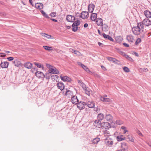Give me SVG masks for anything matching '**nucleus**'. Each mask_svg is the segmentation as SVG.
I'll use <instances>...</instances> for the list:
<instances>
[{"instance_id": "nucleus-27", "label": "nucleus", "mask_w": 151, "mask_h": 151, "mask_svg": "<svg viewBox=\"0 0 151 151\" xmlns=\"http://www.w3.org/2000/svg\"><path fill=\"white\" fill-rule=\"evenodd\" d=\"M116 138L117 140L119 141H121L126 139V138L122 135L117 136L116 137Z\"/></svg>"}, {"instance_id": "nucleus-59", "label": "nucleus", "mask_w": 151, "mask_h": 151, "mask_svg": "<svg viewBox=\"0 0 151 151\" xmlns=\"http://www.w3.org/2000/svg\"><path fill=\"white\" fill-rule=\"evenodd\" d=\"M133 53H134V54L136 56H137V57L139 56V55H138V54L137 53V52H133Z\"/></svg>"}, {"instance_id": "nucleus-2", "label": "nucleus", "mask_w": 151, "mask_h": 151, "mask_svg": "<svg viewBox=\"0 0 151 151\" xmlns=\"http://www.w3.org/2000/svg\"><path fill=\"white\" fill-rule=\"evenodd\" d=\"M49 73H46L45 74L46 75V78L47 79H49L50 78L49 75L50 73L58 74L59 73V72L55 68L52 67L49 69Z\"/></svg>"}, {"instance_id": "nucleus-64", "label": "nucleus", "mask_w": 151, "mask_h": 151, "mask_svg": "<svg viewBox=\"0 0 151 151\" xmlns=\"http://www.w3.org/2000/svg\"><path fill=\"white\" fill-rule=\"evenodd\" d=\"M98 45H99L100 46H103L102 45H103V44L102 43L100 42H99L98 43Z\"/></svg>"}, {"instance_id": "nucleus-36", "label": "nucleus", "mask_w": 151, "mask_h": 151, "mask_svg": "<svg viewBox=\"0 0 151 151\" xmlns=\"http://www.w3.org/2000/svg\"><path fill=\"white\" fill-rule=\"evenodd\" d=\"M82 68L87 72L90 73L91 72L90 70L86 66L84 65H83V67Z\"/></svg>"}, {"instance_id": "nucleus-13", "label": "nucleus", "mask_w": 151, "mask_h": 151, "mask_svg": "<svg viewBox=\"0 0 151 151\" xmlns=\"http://www.w3.org/2000/svg\"><path fill=\"white\" fill-rule=\"evenodd\" d=\"M86 105L89 108H93L95 106V104L92 101H89L86 103Z\"/></svg>"}, {"instance_id": "nucleus-17", "label": "nucleus", "mask_w": 151, "mask_h": 151, "mask_svg": "<svg viewBox=\"0 0 151 151\" xmlns=\"http://www.w3.org/2000/svg\"><path fill=\"white\" fill-rule=\"evenodd\" d=\"M107 97V95H105V96L103 97L101 96L100 97V99L101 101H103V102H110L111 101V100L108 98H106Z\"/></svg>"}, {"instance_id": "nucleus-25", "label": "nucleus", "mask_w": 151, "mask_h": 151, "mask_svg": "<svg viewBox=\"0 0 151 151\" xmlns=\"http://www.w3.org/2000/svg\"><path fill=\"white\" fill-rule=\"evenodd\" d=\"M9 65V63L7 62H1L0 64L1 67L2 68H6L8 67Z\"/></svg>"}, {"instance_id": "nucleus-61", "label": "nucleus", "mask_w": 151, "mask_h": 151, "mask_svg": "<svg viewBox=\"0 0 151 151\" xmlns=\"http://www.w3.org/2000/svg\"><path fill=\"white\" fill-rule=\"evenodd\" d=\"M50 19L51 20H52V21H53L55 22H57V20L56 19H54L51 18Z\"/></svg>"}, {"instance_id": "nucleus-3", "label": "nucleus", "mask_w": 151, "mask_h": 151, "mask_svg": "<svg viewBox=\"0 0 151 151\" xmlns=\"http://www.w3.org/2000/svg\"><path fill=\"white\" fill-rule=\"evenodd\" d=\"M105 143L107 146L111 147L113 144V142L111 139L109 137H107L105 140Z\"/></svg>"}, {"instance_id": "nucleus-53", "label": "nucleus", "mask_w": 151, "mask_h": 151, "mask_svg": "<svg viewBox=\"0 0 151 151\" xmlns=\"http://www.w3.org/2000/svg\"><path fill=\"white\" fill-rule=\"evenodd\" d=\"M123 44L125 47H129V45L126 43H124Z\"/></svg>"}, {"instance_id": "nucleus-23", "label": "nucleus", "mask_w": 151, "mask_h": 151, "mask_svg": "<svg viewBox=\"0 0 151 151\" xmlns=\"http://www.w3.org/2000/svg\"><path fill=\"white\" fill-rule=\"evenodd\" d=\"M61 79L64 81H71V79L69 77L66 76H60Z\"/></svg>"}, {"instance_id": "nucleus-29", "label": "nucleus", "mask_w": 151, "mask_h": 151, "mask_svg": "<svg viewBox=\"0 0 151 151\" xmlns=\"http://www.w3.org/2000/svg\"><path fill=\"white\" fill-rule=\"evenodd\" d=\"M40 34L43 37H46L47 39H50L51 38V35H48L45 33L41 32L40 33Z\"/></svg>"}, {"instance_id": "nucleus-43", "label": "nucleus", "mask_w": 151, "mask_h": 151, "mask_svg": "<svg viewBox=\"0 0 151 151\" xmlns=\"http://www.w3.org/2000/svg\"><path fill=\"white\" fill-rule=\"evenodd\" d=\"M71 93V92L69 90H67L66 89V91L65 93V95L66 96H68L70 95V94Z\"/></svg>"}, {"instance_id": "nucleus-22", "label": "nucleus", "mask_w": 151, "mask_h": 151, "mask_svg": "<svg viewBox=\"0 0 151 151\" xmlns=\"http://www.w3.org/2000/svg\"><path fill=\"white\" fill-rule=\"evenodd\" d=\"M97 15L96 13H93L91 14V20L93 21H95L97 19Z\"/></svg>"}, {"instance_id": "nucleus-63", "label": "nucleus", "mask_w": 151, "mask_h": 151, "mask_svg": "<svg viewBox=\"0 0 151 151\" xmlns=\"http://www.w3.org/2000/svg\"><path fill=\"white\" fill-rule=\"evenodd\" d=\"M128 132V131L126 129L125 130H124L123 133L124 134H126V132Z\"/></svg>"}, {"instance_id": "nucleus-62", "label": "nucleus", "mask_w": 151, "mask_h": 151, "mask_svg": "<svg viewBox=\"0 0 151 151\" xmlns=\"http://www.w3.org/2000/svg\"><path fill=\"white\" fill-rule=\"evenodd\" d=\"M128 59L131 61H133V60L132 59V58L130 57H129Z\"/></svg>"}, {"instance_id": "nucleus-37", "label": "nucleus", "mask_w": 151, "mask_h": 151, "mask_svg": "<svg viewBox=\"0 0 151 151\" xmlns=\"http://www.w3.org/2000/svg\"><path fill=\"white\" fill-rule=\"evenodd\" d=\"M80 24V22L79 20H77L75 22H74L73 24H72V25L75 26H78Z\"/></svg>"}, {"instance_id": "nucleus-8", "label": "nucleus", "mask_w": 151, "mask_h": 151, "mask_svg": "<svg viewBox=\"0 0 151 151\" xmlns=\"http://www.w3.org/2000/svg\"><path fill=\"white\" fill-rule=\"evenodd\" d=\"M133 33L135 35H138L140 33V30L137 27H134L132 29Z\"/></svg>"}, {"instance_id": "nucleus-12", "label": "nucleus", "mask_w": 151, "mask_h": 151, "mask_svg": "<svg viewBox=\"0 0 151 151\" xmlns=\"http://www.w3.org/2000/svg\"><path fill=\"white\" fill-rule=\"evenodd\" d=\"M96 22L98 26L101 27L103 25V19L101 18H97L96 20Z\"/></svg>"}, {"instance_id": "nucleus-28", "label": "nucleus", "mask_w": 151, "mask_h": 151, "mask_svg": "<svg viewBox=\"0 0 151 151\" xmlns=\"http://www.w3.org/2000/svg\"><path fill=\"white\" fill-rule=\"evenodd\" d=\"M102 30L103 31L106 32L108 29V26L106 24H103V26H101Z\"/></svg>"}, {"instance_id": "nucleus-41", "label": "nucleus", "mask_w": 151, "mask_h": 151, "mask_svg": "<svg viewBox=\"0 0 151 151\" xmlns=\"http://www.w3.org/2000/svg\"><path fill=\"white\" fill-rule=\"evenodd\" d=\"M116 123L118 125H121L123 123V122L120 120H117L116 122Z\"/></svg>"}, {"instance_id": "nucleus-6", "label": "nucleus", "mask_w": 151, "mask_h": 151, "mask_svg": "<svg viewBox=\"0 0 151 151\" xmlns=\"http://www.w3.org/2000/svg\"><path fill=\"white\" fill-rule=\"evenodd\" d=\"M66 19L68 22H73L75 20V18L74 16L68 15L67 16Z\"/></svg>"}, {"instance_id": "nucleus-35", "label": "nucleus", "mask_w": 151, "mask_h": 151, "mask_svg": "<svg viewBox=\"0 0 151 151\" xmlns=\"http://www.w3.org/2000/svg\"><path fill=\"white\" fill-rule=\"evenodd\" d=\"M121 147H122L123 149H124L127 148V145L126 143L125 142H122L121 143Z\"/></svg>"}, {"instance_id": "nucleus-39", "label": "nucleus", "mask_w": 151, "mask_h": 151, "mask_svg": "<svg viewBox=\"0 0 151 151\" xmlns=\"http://www.w3.org/2000/svg\"><path fill=\"white\" fill-rule=\"evenodd\" d=\"M72 27H73L72 31L74 32H76L78 28V26H74L72 25Z\"/></svg>"}, {"instance_id": "nucleus-46", "label": "nucleus", "mask_w": 151, "mask_h": 151, "mask_svg": "<svg viewBox=\"0 0 151 151\" xmlns=\"http://www.w3.org/2000/svg\"><path fill=\"white\" fill-rule=\"evenodd\" d=\"M106 39L110 40V41L112 42L114 40V39L109 35H108Z\"/></svg>"}, {"instance_id": "nucleus-44", "label": "nucleus", "mask_w": 151, "mask_h": 151, "mask_svg": "<svg viewBox=\"0 0 151 151\" xmlns=\"http://www.w3.org/2000/svg\"><path fill=\"white\" fill-rule=\"evenodd\" d=\"M41 12L42 13V14H43V15L46 18H49V17H48V15L47 14H46L45 13V12H44L43 10H41Z\"/></svg>"}, {"instance_id": "nucleus-20", "label": "nucleus", "mask_w": 151, "mask_h": 151, "mask_svg": "<svg viewBox=\"0 0 151 151\" xmlns=\"http://www.w3.org/2000/svg\"><path fill=\"white\" fill-rule=\"evenodd\" d=\"M105 118L107 121L111 122L112 121L113 117L110 114H106Z\"/></svg>"}, {"instance_id": "nucleus-5", "label": "nucleus", "mask_w": 151, "mask_h": 151, "mask_svg": "<svg viewBox=\"0 0 151 151\" xmlns=\"http://www.w3.org/2000/svg\"><path fill=\"white\" fill-rule=\"evenodd\" d=\"M143 24L145 26H149L151 25V21L148 18L144 19L142 21Z\"/></svg>"}, {"instance_id": "nucleus-14", "label": "nucleus", "mask_w": 151, "mask_h": 151, "mask_svg": "<svg viewBox=\"0 0 151 151\" xmlns=\"http://www.w3.org/2000/svg\"><path fill=\"white\" fill-rule=\"evenodd\" d=\"M127 39L129 42L132 43L133 42L134 38L132 35H129L127 36Z\"/></svg>"}, {"instance_id": "nucleus-57", "label": "nucleus", "mask_w": 151, "mask_h": 151, "mask_svg": "<svg viewBox=\"0 0 151 151\" xmlns=\"http://www.w3.org/2000/svg\"><path fill=\"white\" fill-rule=\"evenodd\" d=\"M101 67L102 69L104 70H106V68L104 66L101 65Z\"/></svg>"}, {"instance_id": "nucleus-52", "label": "nucleus", "mask_w": 151, "mask_h": 151, "mask_svg": "<svg viewBox=\"0 0 151 151\" xmlns=\"http://www.w3.org/2000/svg\"><path fill=\"white\" fill-rule=\"evenodd\" d=\"M46 65L48 68H49V69H50V68H51L52 67L51 65H50L49 64H46Z\"/></svg>"}, {"instance_id": "nucleus-7", "label": "nucleus", "mask_w": 151, "mask_h": 151, "mask_svg": "<svg viewBox=\"0 0 151 151\" xmlns=\"http://www.w3.org/2000/svg\"><path fill=\"white\" fill-rule=\"evenodd\" d=\"M88 13L87 12H82L81 14V17L84 19H86L88 18Z\"/></svg>"}, {"instance_id": "nucleus-56", "label": "nucleus", "mask_w": 151, "mask_h": 151, "mask_svg": "<svg viewBox=\"0 0 151 151\" xmlns=\"http://www.w3.org/2000/svg\"><path fill=\"white\" fill-rule=\"evenodd\" d=\"M29 2L30 3L32 6H33L34 5V4L33 2V1L32 0H29Z\"/></svg>"}, {"instance_id": "nucleus-11", "label": "nucleus", "mask_w": 151, "mask_h": 151, "mask_svg": "<svg viewBox=\"0 0 151 151\" xmlns=\"http://www.w3.org/2000/svg\"><path fill=\"white\" fill-rule=\"evenodd\" d=\"M95 6L93 4H89L88 6V11L89 12L92 13L94 10Z\"/></svg>"}, {"instance_id": "nucleus-38", "label": "nucleus", "mask_w": 151, "mask_h": 151, "mask_svg": "<svg viewBox=\"0 0 151 151\" xmlns=\"http://www.w3.org/2000/svg\"><path fill=\"white\" fill-rule=\"evenodd\" d=\"M35 64L36 66H37V67L40 68H42V69L43 68V65H42L40 63H35Z\"/></svg>"}, {"instance_id": "nucleus-10", "label": "nucleus", "mask_w": 151, "mask_h": 151, "mask_svg": "<svg viewBox=\"0 0 151 151\" xmlns=\"http://www.w3.org/2000/svg\"><path fill=\"white\" fill-rule=\"evenodd\" d=\"M71 102L73 104H77L78 102L79 101L77 98L76 96H73L71 98Z\"/></svg>"}, {"instance_id": "nucleus-26", "label": "nucleus", "mask_w": 151, "mask_h": 151, "mask_svg": "<svg viewBox=\"0 0 151 151\" xmlns=\"http://www.w3.org/2000/svg\"><path fill=\"white\" fill-rule=\"evenodd\" d=\"M35 6L37 9H41L43 8V5L41 3H36Z\"/></svg>"}, {"instance_id": "nucleus-15", "label": "nucleus", "mask_w": 151, "mask_h": 151, "mask_svg": "<svg viewBox=\"0 0 151 151\" xmlns=\"http://www.w3.org/2000/svg\"><path fill=\"white\" fill-rule=\"evenodd\" d=\"M10 64L14 65L15 66L17 67H19V65H22L21 64L20 62L17 60H15L14 61L10 62Z\"/></svg>"}, {"instance_id": "nucleus-4", "label": "nucleus", "mask_w": 151, "mask_h": 151, "mask_svg": "<svg viewBox=\"0 0 151 151\" xmlns=\"http://www.w3.org/2000/svg\"><path fill=\"white\" fill-rule=\"evenodd\" d=\"M77 104V107L80 109H84L86 103L83 101H81L78 102Z\"/></svg>"}, {"instance_id": "nucleus-33", "label": "nucleus", "mask_w": 151, "mask_h": 151, "mask_svg": "<svg viewBox=\"0 0 151 151\" xmlns=\"http://www.w3.org/2000/svg\"><path fill=\"white\" fill-rule=\"evenodd\" d=\"M100 141V138L96 137L92 141V143L94 144H97Z\"/></svg>"}, {"instance_id": "nucleus-58", "label": "nucleus", "mask_w": 151, "mask_h": 151, "mask_svg": "<svg viewBox=\"0 0 151 151\" xmlns=\"http://www.w3.org/2000/svg\"><path fill=\"white\" fill-rule=\"evenodd\" d=\"M78 83L81 85L82 84H83V83L81 81L78 80Z\"/></svg>"}, {"instance_id": "nucleus-48", "label": "nucleus", "mask_w": 151, "mask_h": 151, "mask_svg": "<svg viewBox=\"0 0 151 151\" xmlns=\"http://www.w3.org/2000/svg\"><path fill=\"white\" fill-rule=\"evenodd\" d=\"M50 15L51 17H55L56 16V13L55 12H52L50 14Z\"/></svg>"}, {"instance_id": "nucleus-32", "label": "nucleus", "mask_w": 151, "mask_h": 151, "mask_svg": "<svg viewBox=\"0 0 151 151\" xmlns=\"http://www.w3.org/2000/svg\"><path fill=\"white\" fill-rule=\"evenodd\" d=\"M144 25L143 24V22L142 23H138L137 24V27H138L139 29L141 30L144 28V26L143 25Z\"/></svg>"}, {"instance_id": "nucleus-42", "label": "nucleus", "mask_w": 151, "mask_h": 151, "mask_svg": "<svg viewBox=\"0 0 151 151\" xmlns=\"http://www.w3.org/2000/svg\"><path fill=\"white\" fill-rule=\"evenodd\" d=\"M73 51H72V52H73L75 54L78 55H80L81 53L80 52L77 50H72Z\"/></svg>"}, {"instance_id": "nucleus-31", "label": "nucleus", "mask_w": 151, "mask_h": 151, "mask_svg": "<svg viewBox=\"0 0 151 151\" xmlns=\"http://www.w3.org/2000/svg\"><path fill=\"white\" fill-rule=\"evenodd\" d=\"M115 40L117 42H121L123 40V38L121 36H117L115 38Z\"/></svg>"}, {"instance_id": "nucleus-49", "label": "nucleus", "mask_w": 151, "mask_h": 151, "mask_svg": "<svg viewBox=\"0 0 151 151\" xmlns=\"http://www.w3.org/2000/svg\"><path fill=\"white\" fill-rule=\"evenodd\" d=\"M81 86L83 88L84 90L87 88L86 85L84 84L83 83V84H82Z\"/></svg>"}, {"instance_id": "nucleus-1", "label": "nucleus", "mask_w": 151, "mask_h": 151, "mask_svg": "<svg viewBox=\"0 0 151 151\" xmlns=\"http://www.w3.org/2000/svg\"><path fill=\"white\" fill-rule=\"evenodd\" d=\"M104 118V114L102 113H99L98 114L97 116V120H96L94 122V125L97 127H100V126H101V121Z\"/></svg>"}, {"instance_id": "nucleus-24", "label": "nucleus", "mask_w": 151, "mask_h": 151, "mask_svg": "<svg viewBox=\"0 0 151 151\" xmlns=\"http://www.w3.org/2000/svg\"><path fill=\"white\" fill-rule=\"evenodd\" d=\"M24 66L28 69H30L32 68V65L31 63L28 62L25 63Z\"/></svg>"}, {"instance_id": "nucleus-9", "label": "nucleus", "mask_w": 151, "mask_h": 151, "mask_svg": "<svg viewBox=\"0 0 151 151\" xmlns=\"http://www.w3.org/2000/svg\"><path fill=\"white\" fill-rule=\"evenodd\" d=\"M35 75L39 78H43L45 76L42 72L39 71H37L36 72Z\"/></svg>"}, {"instance_id": "nucleus-54", "label": "nucleus", "mask_w": 151, "mask_h": 151, "mask_svg": "<svg viewBox=\"0 0 151 151\" xmlns=\"http://www.w3.org/2000/svg\"><path fill=\"white\" fill-rule=\"evenodd\" d=\"M137 133L140 136H143V135L142 134V133L139 131H138L137 132Z\"/></svg>"}, {"instance_id": "nucleus-60", "label": "nucleus", "mask_w": 151, "mask_h": 151, "mask_svg": "<svg viewBox=\"0 0 151 151\" xmlns=\"http://www.w3.org/2000/svg\"><path fill=\"white\" fill-rule=\"evenodd\" d=\"M88 24L87 23H85L84 25V27L85 28H86L87 27H88Z\"/></svg>"}, {"instance_id": "nucleus-19", "label": "nucleus", "mask_w": 151, "mask_h": 151, "mask_svg": "<svg viewBox=\"0 0 151 151\" xmlns=\"http://www.w3.org/2000/svg\"><path fill=\"white\" fill-rule=\"evenodd\" d=\"M58 89H60L61 91L64 89L65 86L64 84L61 82H59L56 85Z\"/></svg>"}, {"instance_id": "nucleus-21", "label": "nucleus", "mask_w": 151, "mask_h": 151, "mask_svg": "<svg viewBox=\"0 0 151 151\" xmlns=\"http://www.w3.org/2000/svg\"><path fill=\"white\" fill-rule=\"evenodd\" d=\"M100 125H101L100 127L102 126L104 128H105L106 129H108L109 128V123L107 122H103L102 125L101 123Z\"/></svg>"}, {"instance_id": "nucleus-47", "label": "nucleus", "mask_w": 151, "mask_h": 151, "mask_svg": "<svg viewBox=\"0 0 151 151\" xmlns=\"http://www.w3.org/2000/svg\"><path fill=\"white\" fill-rule=\"evenodd\" d=\"M123 70L126 72H128L129 71V70L128 68L126 67H124L123 68Z\"/></svg>"}, {"instance_id": "nucleus-18", "label": "nucleus", "mask_w": 151, "mask_h": 151, "mask_svg": "<svg viewBox=\"0 0 151 151\" xmlns=\"http://www.w3.org/2000/svg\"><path fill=\"white\" fill-rule=\"evenodd\" d=\"M144 13L147 18L149 19L151 18V12L150 11L147 10H145Z\"/></svg>"}, {"instance_id": "nucleus-45", "label": "nucleus", "mask_w": 151, "mask_h": 151, "mask_svg": "<svg viewBox=\"0 0 151 151\" xmlns=\"http://www.w3.org/2000/svg\"><path fill=\"white\" fill-rule=\"evenodd\" d=\"M141 40L140 38H138L137 39L136 41L135 44L136 45L138 44L141 42Z\"/></svg>"}, {"instance_id": "nucleus-55", "label": "nucleus", "mask_w": 151, "mask_h": 151, "mask_svg": "<svg viewBox=\"0 0 151 151\" xmlns=\"http://www.w3.org/2000/svg\"><path fill=\"white\" fill-rule=\"evenodd\" d=\"M77 63L79 65H80L82 67H83V65H84L82 64L80 62H78Z\"/></svg>"}, {"instance_id": "nucleus-34", "label": "nucleus", "mask_w": 151, "mask_h": 151, "mask_svg": "<svg viewBox=\"0 0 151 151\" xmlns=\"http://www.w3.org/2000/svg\"><path fill=\"white\" fill-rule=\"evenodd\" d=\"M43 47L46 50L48 51H51L52 50V48L51 47L47 46H43Z\"/></svg>"}, {"instance_id": "nucleus-40", "label": "nucleus", "mask_w": 151, "mask_h": 151, "mask_svg": "<svg viewBox=\"0 0 151 151\" xmlns=\"http://www.w3.org/2000/svg\"><path fill=\"white\" fill-rule=\"evenodd\" d=\"M128 138L129 140L132 142H134V139H133L132 136L128 135H127Z\"/></svg>"}, {"instance_id": "nucleus-30", "label": "nucleus", "mask_w": 151, "mask_h": 151, "mask_svg": "<svg viewBox=\"0 0 151 151\" xmlns=\"http://www.w3.org/2000/svg\"><path fill=\"white\" fill-rule=\"evenodd\" d=\"M84 91L85 92L86 94L88 96H89L92 92L91 90L88 88H87Z\"/></svg>"}, {"instance_id": "nucleus-50", "label": "nucleus", "mask_w": 151, "mask_h": 151, "mask_svg": "<svg viewBox=\"0 0 151 151\" xmlns=\"http://www.w3.org/2000/svg\"><path fill=\"white\" fill-rule=\"evenodd\" d=\"M6 56V55L4 53H0V57L2 58L5 57Z\"/></svg>"}, {"instance_id": "nucleus-16", "label": "nucleus", "mask_w": 151, "mask_h": 151, "mask_svg": "<svg viewBox=\"0 0 151 151\" xmlns=\"http://www.w3.org/2000/svg\"><path fill=\"white\" fill-rule=\"evenodd\" d=\"M106 58L109 61H112L113 63L117 64L118 62H119V60L115 58L110 57H107Z\"/></svg>"}, {"instance_id": "nucleus-51", "label": "nucleus", "mask_w": 151, "mask_h": 151, "mask_svg": "<svg viewBox=\"0 0 151 151\" xmlns=\"http://www.w3.org/2000/svg\"><path fill=\"white\" fill-rule=\"evenodd\" d=\"M102 35L103 36V37H104V38L105 39H106L107 37V36L108 35H106L105 33H103L102 34Z\"/></svg>"}]
</instances>
